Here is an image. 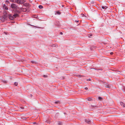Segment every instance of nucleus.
<instances>
[{
	"label": "nucleus",
	"instance_id": "1",
	"mask_svg": "<svg viewBox=\"0 0 125 125\" xmlns=\"http://www.w3.org/2000/svg\"><path fill=\"white\" fill-rule=\"evenodd\" d=\"M20 13V11L19 10H16L15 11V13L13 15L11 14H8V17L11 20H13L14 18H16L19 16L18 14Z\"/></svg>",
	"mask_w": 125,
	"mask_h": 125
},
{
	"label": "nucleus",
	"instance_id": "2",
	"mask_svg": "<svg viewBox=\"0 0 125 125\" xmlns=\"http://www.w3.org/2000/svg\"><path fill=\"white\" fill-rule=\"evenodd\" d=\"M30 8L28 7H26L25 8H23L21 10L22 11L25 12H29L30 10Z\"/></svg>",
	"mask_w": 125,
	"mask_h": 125
},
{
	"label": "nucleus",
	"instance_id": "3",
	"mask_svg": "<svg viewBox=\"0 0 125 125\" xmlns=\"http://www.w3.org/2000/svg\"><path fill=\"white\" fill-rule=\"evenodd\" d=\"M24 0H17L15 1V3H18L22 4L24 3L25 1Z\"/></svg>",
	"mask_w": 125,
	"mask_h": 125
},
{
	"label": "nucleus",
	"instance_id": "4",
	"mask_svg": "<svg viewBox=\"0 0 125 125\" xmlns=\"http://www.w3.org/2000/svg\"><path fill=\"white\" fill-rule=\"evenodd\" d=\"M8 16V14L7 12L6 11H5L4 12V14L3 15V18L4 19H7V17Z\"/></svg>",
	"mask_w": 125,
	"mask_h": 125
},
{
	"label": "nucleus",
	"instance_id": "5",
	"mask_svg": "<svg viewBox=\"0 0 125 125\" xmlns=\"http://www.w3.org/2000/svg\"><path fill=\"white\" fill-rule=\"evenodd\" d=\"M11 7L12 8L17 9L18 7L15 4H12L11 5Z\"/></svg>",
	"mask_w": 125,
	"mask_h": 125
},
{
	"label": "nucleus",
	"instance_id": "6",
	"mask_svg": "<svg viewBox=\"0 0 125 125\" xmlns=\"http://www.w3.org/2000/svg\"><path fill=\"white\" fill-rule=\"evenodd\" d=\"M85 122L89 124L90 122V120L89 119H86L85 120Z\"/></svg>",
	"mask_w": 125,
	"mask_h": 125
},
{
	"label": "nucleus",
	"instance_id": "7",
	"mask_svg": "<svg viewBox=\"0 0 125 125\" xmlns=\"http://www.w3.org/2000/svg\"><path fill=\"white\" fill-rule=\"evenodd\" d=\"M3 8L4 9H5V10H8V8L6 6V5L5 4L3 5Z\"/></svg>",
	"mask_w": 125,
	"mask_h": 125
},
{
	"label": "nucleus",
	"instance_id": "8",
	"mask_svg": "<svg viewBox=\"0 0 125 125\" xmlns=\"http://www.w3.org/2000/svg\"><path fill=\"white\" fill-rule=\"evenodd\" d=\"M18 108L19 109V111H22L21 109H24V107H20Z\"/></svg>",
	"mask_w": 125,
	"mask_h": 125
},
{
	"label": "nucleus",
	"instance_id": "9",
	"mask_svg": "<svg viewBox=\"0 0 125 125\" xmlns=\"http://www.w3.org/2000/svg\"><path fill=\"white\" fill-rule=\"evenodd\" d=\"M120 104L122 105V106H123L124 107L125 106V104L122 102L120 103Z\"/></svg>",
	"mask_w": 125,
	"mask_h": 125
},
{
	"label": "nucleus",
	"instance_id": "10",
	"mask_svg": "<svg viewBox=\"0 0 125 125\" xmlns=\"http://www.w3.org/2000/svg\"><path fill=\"white\" fill-rule=\"evenodd\" d=\"M87 100L88 101H91L92 100V99L90 97L88 98Z\"/></svg>",
	"mask_w": 125,
	"mask_h": 125
},
{
	"label": "nucleus",
	"instance_id": "11",
	"mask_svg": "<svg viewBox=\"0 0 125 125\" xmlns=\"http://www.w3.org/2000/svg\"><path fill=\"white\" fill-rule=\"evenodd\" d=\"M54 103L56 104H60V101H57L55 102H54Z\"/></svg>",
	"mask_w": 125,
	"mask_h": 125
},
{
	"label": "nucleus",
	"instance_id": "12",
	"mask_svg": "<svg viewBox=\"0 0 125 125\" xmlns=\"http://www.w3.org/2000/svg\"><path fill=\"white\" fill-rule=\"evenodd\" d=\"M39 8L40 9H42V8H43V6L42 5H40L39 6Z\"/></svg>",
	"mask_w": 125,
	"mask_h": 125
},
{
	"label": "nucleus",
	"instance_id": "13",
	"mask_svg": "<svg viewBox=\"0 0 125 125\" xmlns=\"http://www.w3.org/2000/svg\"><path fill=\"white\" fill-rule=\"evenodd\" d=\"M98 98L99 100H101L102 99V98L101 97L99 96L98 97Z\"/></svg>",
	"mask_w": 125,
	"mask_h": 125
},
{
	"label": "nucleus",
	"instance_id": "14",
	"mask_svg": "<svg viewBox=\"0 0 125 125\" xmlns=\"http://www.w3.org/2000/svg\"><path fill=\"white\" fill-rule=\"evenodd\" d=\"M14 84L16 86H17L18 85V83L17 82H15L14 83Z\"/></svg>",
	"mask_w": 125,
	"mask_h": 125
},
{
	"label": "nucleus",
	"instance_id": "15",
	"mask_svg": "<svg viewBox=\"0 0 125 125\" xmlns=\"http://www.w3.org/2000/svg\"><path fill=\"white\" fill-rule=\"evenodd\" d=\"M58 124L59 125H62V123L61 122H59L58 123Z\"/></svg>",
	"mask_w": 125,
	"mask_h": 125
},
{
	"label": "nucleus",
	"instance_id": "16",
	"mask_svg": "<svg viewBox=\"0 0 125 125\" xmlns=\"http://www.w3.org/2000/svg\"><path fill=\"white\" fill-rule=\"evenodd\" d=\"M61 13L60 12L58 11L56 12V13L57 14H61Z\"/></svg>",
	"mask_w": 125,
	"mask_h": 125
},
{
	"label": "nucleus",
	"instance_id": "17",
	"mask_svg": "<svg viewBox=\"0 0 125 125\" xmlns=\"http://www.w3.org/2000/svg\"><path fill=\"white\" fill-rule=\"evenodd\" d=\"M56 46H57V45L56 44H55L53 45H52V47H54Z\"/></svg>",
	"mask_w": 125,
	"mask_h": 125
},
{
	"label": "nucleus",
	"instance_id": "18",
	"mask_svg": "<svg viewBox=\"0 0 125 125\" xmlns=\"http://www.w3.org/2000/svg\"><path fill=\"white\" fill-rule=\"evenodd\" d=\"M10 1L12 2H15V1H14V0H9Z\"/></svg>",
	"mask_w": 125,
	"mask_h": 125
},
{
	"label": "nucleus",
	"instance_id": "19",
	"mask_svg": "<svg viewBox=\"0 0 125 125\" xmlns=\"http://www.w3.org/2000/svg\"><path fill=\"white\" fill-rule=\"evenodd\" d=\"M87 81H91V79H89L87 80Z\"/></svg>",
	"mask_w": 125,
	"mask_h": 125
},
{
	"label": "nucleus",
	"instance_id": "20",
	"mask_svg": "<svg viewBox=\"0 0 125 125\" xmlns=\"http://www.w3.org/2000/svg\"><path fill=\"white\" fill-rule=\"evenodd\" d=\"M43 76L44 77H47V75H44Z\"/></svg>",
	"mask_w": 125,
	"mask_h": 125
},
{
	"label": "nucleus",
	"instance_id": "21",
	"mask_svg": "<svg viewBox=\"0 0 125 125\" xmlns=\"http://www.w3.org/2000/svg\"><path fill=\"white\" fill-rule=\"evenodd\" d=\"M91 106L92 107H96V106L91 105Z\"/></svg>",
	"mask_w": 125,
	"mask_h": 125
},
{
	"label": "nucleus",
	"instance_id": "22",
	"mask_svg": "<svg viewBox=\"0 0 125 125\" xmlns=\"http://www.w3.org/2000/svg\"><path fill=\"white\" fill-rule=\"evenodd\" d=\"M102 8L103 9H104L105 8V7L104 6H102Z\"/></svg>",
	"mask_w": 125,
	"mask_h": 125
},
{
	"label": "nucleus",
	"instance_id": "23",
	"mask_svg": "<svg viewBox=\"0 0 125 125\" xmlns=\"http://www.w3.org/2000/svg\"><path fill=\"white\" fill-rule=\"evenodd\" d=\"M84 89L86 90H87L88 89V88L87 87H85V88Z\"/></svg>",
	"mask_w": 125,
	"mask_h": 125
},
{
	"label": "nucleus",
	"instance_id": "24",
	"mask_svg": "<svg viewBox=\"0 0 125 125\" xmlns=\"http://www.w3.org/2000/svg\"><path fill=\"white\" fill-rule=\"evenodd\" d=\"M110 54L111 55H112V54H113V52H111L110 53Z\"/></svg>",
	"mask_w": 125,
	"mask_h": 125
},
{
	"label": "nucleus",
	"instance_id": "25",
	"mask_svg": "<svg viewBox=\"0 0 125 125\" xmlns=\"http://www.w3.org/2000/svg\"><path fill=\"white\" fill-rule=\"evenodd\" d=\"M81 15H82L83 17V16H84V14H81Z\"/></svg>",
	"mask_w": 125,
	"mask_h": 125
},
{
	"label": "nucleus",
	"instance_id": "26",
	"mask_svg": "<svg viewBox=\"0 0 125 125\" xmlns=\"http://www.w3.org/2000/svg\"><path fill=\"white\" fill-rule=\"evenodd\" d=\"M31 62L32 63H35V62H34V61H31Z\"/></svg>",
	"mask_w": 125,
	"mask_h": 125
},
{
	"label": "nucleus",
	"instance_id": "27",
	"mask_svg": "<svg viewBox=\"0 0 125 125\" xmlns=\"http://www.w3.org/2000/svg\"><path fill=\"white\" fill-rule=\"evenodd\" d=\"M6 2H7L8 3H9V1L8 0H6Z\"/></svg>",
	"mask_w": 125,
	"mask_h": 125
},
{
	"label": "nucleus",
	"instance_id": "28",
	"mask_svg": "<svg viewBox=\"0 0 125 125\" xmlns=\"http://www.w3.org/2000/svg\"><path fill=\"white\" fill-rule=\"evenodd\" d=\"M75 21L76 22H78V21Z\"/></svg>",
	"mask_w": 125,
	"mask_h": 125
},
{
	"label": "nucleus",
	"instance_id": "29",
	"mask_svg": "<svg viewBox=\"0 0 125 125\" xmlns=\"http://www.w3.org/2000/svg\"><path fill=\"white\" fill-rule=\"evenodd\" d=\"M60 34H63V33H62V32H60Z\"/></svg>",
	"mask_w": 125,
	"mask_h": 125
},
{
	"label": "nucleus",
	"instance_id": "30",
	"mask_svg": "<svg viewBox=\"0 0 125 125\" xmlns=\"http://www.w3.org/2000/svg\"><path fill=\"white\" fill-rule=\"evenodd\" d=\"M35 122H34V123H33V124H35Z\"/></svg>",
	"mask_w": 125,
	"mask_h": 125
},
{
	"label": "nucleus",
	"instance_id": "31",
	"mask_svg": "<svg viewBox=\"0 0 125 125\" xmlns=\"http://www.w3.org/2000/svg\"><path fill=\"white\" fill-rule=\"evenodd\" d=\"M63 6H64V5H62V7H63Z\"/></svg>",
	"mask_w": 125,
	"mask_h": 125
},
{
	"label": "nucleus",
	"instance_id": "32",
	"mask_svg": "<svg viewBox=\"0 0 125 125\" xmlns=\"http://www.w3.org/2000/svg\"><path fill=\"white\" fill-rule=\"evenodd\" d=\"M64 114H66V113H64Z\"/></svg>",
	"mask_w": 125,
	"mask_h": 125
},
{
	"label": "nucleus",
	"instance_id": "33",
	"mask_svg": "<svg viewBox=\"0 0 125 125\" xmlns=\"http://www.w3.org/2000/svg\"><path fill=\"white\" fill-rule=\"evenodd\" d=\"M92 36V35H90V36Z\"/></svg>",
	"mask_w": 125,
	"mask_h": 125
}]
</instances>
